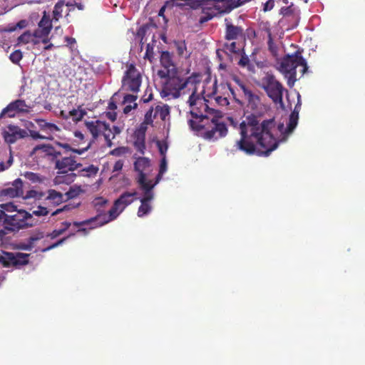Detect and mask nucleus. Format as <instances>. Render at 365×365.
Masks as SVG:
<instances>
[{"label": "nucleus", "instance_id": "obj_1", "mask_svg": "<svg viewBox=\"0 0 365 365\" xmlns=\"http://www.w3.org/2000/svg\"><path fill=\"white\" fill-rule=\"evenodd\" d=\"M275 127L273 118L259 123L255 115L247 116L240 124L241 138L236 141L237 149L247 155H269L279 145L274 135Z\"/></svg>", "mask_w": 365, "mask_h": 365}, {"label": "nucleus", "instance_id": "obj_2", "mask_svg": "<svg viewBox=\"0 0 365 365\" xmlns=\"http://www.w3.org/2000/svg\"><path fill=\"white\" fill-rule=\"evenodd\" d=\"M190 115L192 119L188 120V125L193 130L200 131L205 130L203 133V138L205 139L215 140L223 138L227 134V128L225 123L212 118L209 123L207 128H205V125L202 123L205 120H208L206 115H204L202 113L198 114L193 110L190 111Z\"/></svg>", "mask_w": 365, "mask_h": 365}, {"label": "nucleus", "instance_id": "obj_3", "mask_svg": "<svg viewBox=\"0 0 365 365\" xmlns=\"http://www.w3.org/2000/svg\"><path fill=\"white\" fill-rule=\"evenodd\" d=\"M299 66L302 67V75H304L308 70V66L306 60L302 56V51L299 49L297 50L292 55H286L282 59L280 71L287 78V85L289 87H292L297 80L296 68Z\"/></svg>", "mask_w": 365, "mask_h": 365}, {"label": "nucleus", "instance_id": "obj_4", "mask_svg": "<svg viewBox=\"0 0 365 365\" xmlns=\"http://www.w3.org/2000/svg\"><path fill=\"white\" fill-rule=\"evenodd\" d=\"M166 81L164 84L163 92L165 96H172L173 98H178L182 93L185 94V89L189 86H193L195 83V76L183 78L177 74L165 76Z\"/></svg>", "mask_w": 365, "mask_h": 365}, {"label": "nucleus", "instance_id": "obj_5", "mask_svg": "<svg viewBox=\"0 0 365 365\" xmlns=\"http://www.w3.org/2000/svg\"><path fill=\"white\" fill-rule=\"evenodd\" d=\"M260 87L275 105H279L282 109H284L282 100L283 93L287 91L272 73H267L265 74L261 80Z\"/></svg>", "mask_w": 365, "mask_h": 365}, {"label": "nucleus", "instance_id": "obj_6", "mask_svg": "<svg viewBox=\"0 0 365 365\" xmlns=\"http://www.w3.org/2000/svg\"><path fill=\"white\" fill-rule=\"evenodd\" d=\"M4 223L9 232H18L20 230L32 227L38 225V220L25 210H19L13 215L5 214Z\"/></svg>", "mask_w": 365, "mask_h": 365}, {"label": "nucleus", "instance_id": "obj_7", "mask_svg": "<svg viewBox=\"0 0 365 365\" xmlns=\"http://www.w3.org/2000/svg\"><path fill=\"white\" fill-rule=\"evenodd\" d=\"M142 83L141 73L133 63H127L121 80V89L126 92L138 93Z\"/></svg>", "mask_w": 365, "mask_h": 365}, {"label": "nucleus", "instance_id": "obj_8", "mask_svg": "<svg viewBox=\"0 0 365 365\" xmlns=\"http://www.w3.org/2000/svg\"><path fill=\"white\" fill-rule=\"evenodd\" d=\"M137 192H125L114 201L113 207L108 211V216L106 215V218L102 221L101 225H106L108 222L115 220L124 209L130 205L135 199Z\"/></svg>", "mask_w": 365, "mask_h": 365}, {"label": "nucleus", "instance_id": "obj_9", "mask_svg": "<svg viewBox=\"0 0 365 365\" xmlns=\"http://www.w3.org/2000/svg\"><path fill=\"white\" fill-rule=\"evenodd\" d=\"M29 255L18 252L16 255L12 252L0 251V264L4 267L11 266L24 265L29 262Z\"/></svg>", "mask_w": 365, "mask_h": 365}, {"label": "nucleus", "instance_id": "obj_10", "mask_svg": "<svg viewBox=\"0 0 365 365\" xmlns=\"http://www.w3.org/2000/svg\"><path fill=\"white\" fill-rule=\"evenodd\" d=\"M161 66L164 70L158 71V76L163 78L165 76L177 74L178 70L176 64L173 61V55L168 51H163L160 55V59Z\"/></svg>", "mask_w": 365, "mask_h": 365}, {"label": "nucleus", "instance_id": "obj_11", "mask_svg": "<svg viewBox=\"0 0 365 365\" xmlns=\"http://www.w3.org/2000/svg\"><path fill=\"white\" fill-rule=\"evenodd\" d=\"M30 106H28L24 100L17 99L11 102L6 108H4L0 113V119L9 117L13 118L16 113L29 112Z\"/></svg>", "mask_w": 365, "mask_h": 365}, {"label": "nucleus", "instance_id": "obj_12", "mask_svg": "<svg viewBox=\"0 0 365 365\" xmlns=\"http://www.w3.org/2000/svg\"><path fill=\"white\" fill-rule=\"evenodd\" d=\"M214 3L213 7L218 13H229L232 9L238 8L250 0H210Z\"/></svg>", "mask_w": 365, "mask_h": 365}, {"label": "nucleus", "instance_id": "obj_13", "mask_svg": "<svg viewBox=\"0 0 365 365\" xmlns=\"http://www.w3.org/2000/svg\"><path fill=\"white\" fill-rule=\"evenodd\" d=\"M53 163H55V168L60 170L63 174L68 171L73 172L82 166V164L77 163L75 157L72 156H64L61 159L58 158Z\"/></svg>", "mask_w": 365, "mask_h": 365}, {"label": "nucleus", "instance_id": "obj_14", "mask_svg": "<svg viewBox=\"0 0 365 365\" xmlns=\"http://www.w3.org/2000/svg\"><path fill=\"white\" fill-rule=\"evenodd\" d=\"M29 135L27 131L17 125H9L7 130L3 132V137L7 143H14L18 139L24 138Z\"/></svg>", "mask_w": 365, "mask_h": 365}, {"label": "nucleus", "instance_id": "obj_15", "mask_svg": "<svg viewBox=\"0 0 365 365\" xmlns=\"http://www.w3.org/2000/svg\"><path fill=\"white\" fill-rule=\"evenodd\" d=\"M23 181L21 178H17L11 185V186L0 190V197L2 200L4 197L11 198L23 196Z\"/></svg>", "mask_w": 365, "mask_h": 365}, {"label": "nucleus", "instance_id": "obj_16", "mask_svg": "<svg viewBox=\"0 0 365 365\" xmlns=\"http://www.w3.org/2000/svg\"><path fill=\"white\" fill-rule=\"evenodd\" d=\"M225 40L246 41L244 29L239 26H235L230 22L226 23L225 31Z\"/></svg>", "mask_w": 365, "mask_h": 365}, {"label": "nucleus", "instance_id": "obj_17", "mask_svg": "<svg viewBox=\"0 0 365 365\" xmlns=\"http://www.w3.org/2000/svg\"><path fill=\"white\" fill-rule=\"evenodd\" d=\"M80 205V202H78L76 204H68L64 205L62 208H59L56 210L55 211L52 212V209L49 207V206H47L45 205V206L39 205L36 210H34L32 213H31L33 215H36L38 217H42V216H46L49 213H51V216H55L59 214L60 212L63 211H67L70 210L73 208H76Z\"/></svg>", "mask_w": 365, "mask_h": 365}, {"label": "nucleus", "instance_id": "obj_18", "mask_svg": "<svg viewBox=\"0 0 365 365\" xmlns=\"http://www.w3.org/2000/svg\"><path fill=\"white\" fill-rule=\"evenodd\" d=\"M38 29H36L34 35L36 38L46 37L52 29V22L46 11H43V16L38 24Z\"/></svg>", "mask_w": 365, "mask_h": 365}, {"label": "nucleus", "instance_id": "obj_19", "mask_svg": "<svg viewBox=\"0 0 365 365\" xmlns=\"http://www.w3.org/2000/svg\"><path fill=\"white\" fill-rule=\"evenodd\" d=\"M245 42L244 41L225 40L221 43L220 46H222V52L228 55L230 58L232 59L231 54H238L244 49Z\"/></svg>", "mask_w": 365, "mask_h": 365}, {"label": "nucleus", "instance_id": "obj_20", "mask_svg": "<svg viewBox=\"0 0 365 365\" xmlns=\"http://www.w3.org/2000/svg\"><path fill=\"white\" fill-rule=\"evenodd\" d=\"M86 128L92 135L93 140L96 139L101 132L109 129V125L101 120L88 121L85 123Z\"/></svg>", "mask_w": 365, "mask_h": 365}, {"label": "nucleus", "instance_id": "obj_21", "mask_svg": "<svg viewBox=\"0 0 365 365\" xmlns=\"http://www.w3.org/2000/svg\"><path fill=\"white\" fill-rule=\"evenodd\" d=\"M64 201L63 195L55 190L50 189L48 190V195L44 200V204L49 206L52 210L55 207L59 205Z\"/></svg>", "mask_w": 365, "mask_h": 365}, {"label": "nucleus", "instance_id": "obj_22", "mask_svg": "<svg viewBox=\"0 0 365 365\" xmlns=\"http://www.w3.org/2000/svg\"><path fill=\"white\" fill-rule=\"evenodd\" d=\"M38 150H43V152L45 153L46 155L51 158V160L53 163L56 160V158H60L62 155V153L60 151L56 150L54 147L48 144L36 145L34 148V153Z\"/></svg>", "mask_w": 365, "mask_h": 365}, {"label": "nucleus", "instance_id": "obj_23", "mask_svg": "<svg viewBox=\"0 0 365 365\" xmlns=\"http://www.w3.org/2000/svg\"><path fill=\"white\" fill-rule=\"evenodd\" d=\"M134 158H135L134 169L138 173V176H140L142 174H145L144 172L150 167V160L145 157L136 158L135 155Z\"/></svg>", "mask_w": 365, "mask_h": 365}, {"label": "nucleus", "instance_id": "obj_24", "mask_svg": "<svg viewBox=\"0 0 365 365\" xmlns=\"http://www.w3.org/2000/svg\"><path fill=\"white\" fill-rule=\"evenodd\" d=\"M106 218V215H97L96 216L91 217L90 219L81 221V222H74L73 225L76 227H80L82 225H89L91 224H94V225H92L91 227V229L103 226V225H101V222L103 220H104Z\"/></svg>", "mask_w": 365, "mask_h": 365}, {"label": "nucleus", "instance_id": "obj_25", "mask_svg": "<svg viewBox=\"0 0 365 365\" xmlns=\"http://www.w3.org/2000/svg\"><path fill=\"white\" fill-rule=\"evenodd\" d=\"M134 148L140 154L143 155L145 150V133L144 132L138 131L135 133L134 135Z\"/></svg>", "mask_w": 365, "mask_h": 365}, {"label": "nucleus", "instance_id": "obj_26", "mask_svg": "<svg viewBox=\"0 0 365 365\" xmlns=\"http://www.w3.org/2000/svg\"><path fill=\"white\" fill-rule=\"evenodd\" d=\"M36 122L40 129L46 133V135H53V133L60 130V128L56 124L48 123L43 119H38Z\"/></svg>", "mask_w": 365, "mask_h": 365}, {"label": "nucleus", "instance_id": "obj_27", "mask_svg": "<svg viewBox=\"0 0 365 365\" xmlns=\"http://www.w3.org/2000/svg\"><path fill=\"white\" fill-rule=\"evenodd\" d=\"M297 105L296 106L295 109L289 115V122L284 130V134L286 135L292 133L297 125L299 119V111L297 110Z\"/></svg>", "mask_w": 365, "mask_h": 365}, {"label": "nucleus", "instance_id": "obj_28", "mask_svg": "<svg viewBox=\"0 0 365 365\" xmlns=\"http://www.w3.org/2000/svg\"><path fill=\"white\" fill-rule=\"evenodd\" d=\"M108 203V200L103 197H97L92 201L93 207L98 212V215H106L105 207Z\"/></svg>", "mask_w": 365, "mask_h": 365}, {"label": "nucleus", "instance_id": "obj_29", "mask_svg": "<svg viewBox=\"0 0 365 365\" xmlns=\"http://www.w3.org/2000/svg\"><path fill=\"white\" fill-rule=\"evenodd\" d=\"M154 108V117H159L162 120H165L170 115V107L166 104L157 105Z\"/></svg>", "mask_w": 365, "mask_h": 365}, {"label": "nucleus", "instance_id": "obj_30", "mask_svg": "<svg viewBox=\"0 0 365 365\" xmlns=\"http://www.w3.org/2000/svg\"><path fill=\"white\" fill-rule=\"evenodd\" d=\"M65 5L64 1L59 0L54 6V9L53 11V17L56 21H58L60 18L62 17L63 8ZM66 6H73V5L70 3H66Z\"/></svg>", "mask_w": 365, "mask_h": 365}, {"label": "nucleus", "instance_id": "obj_31", "mask_svg": "<svg viewBox=\"0 0 365 365\" xmlns=\"http://www.w3.org/2000/svg\"><path fill=\"white\" fill-rule=\"evenodd\" d=\"M245 99L247 101L248 106L252 108H257L261 101L259 96L253 91H250Z\"/></svg>", "mask_w": 365, "mask_h": 365}, {"label": "nucleus", "instance_id": "obj_32", "mask_svg": "<svg viewBox=\"0 0 365 365\" xmlns=\"http://www.w3.org/2000/svg\"><path fill=\"white\" fill-rule=\"evenodd\" d=\"M34 37L36 38L34 33L32 34L29 31H26L17 38L18 44H26L31 41L33 42L34 44L38 43V41L34 39Z\"/></svg>", "mask_w": 365, "mask_h": 365}, {"label": "nucleus", "instance_id": "obj_33", "mask_svg": "<svg viewBox=\"0 0 365 365\" xmlns=\"http://www.w3.org/2000/svg\"><path fill=\"white\" fill-rule=\"evenodd\" d=\"M241 56L237 64L242 68H247L249 71H253L254 66L250 63V58L246 55L245 50H242L239 53Z\"/></svg>", "mask_w": 365, "mask_h": 365}, {"label": "nucleus", "instance_id": "obj_34", "mask_svg": "<svg viewBox=\"0 0 365 365\" xmlns=\"http://www.w3.org/2000/svg\"><path fill=\"white\" fill-rule=\"evenodd\" d=\"M175 46L179 56H184L185 58H188L190 57V53L187 51V46L185 41H175Z\"/></svg>", "mask_w": 365, "mask_h": 365}, {"label": "nucleus", "instance_id": "obj_35", "mask_svg": "<svg viewBox=\"0 0 365 365\" xmlns=\"http://www.w3.org/2000/svg\"><path fill=\"white\" fill-rule=\"evenodd\" d=\"M234 81L238 86L240 91H242L244 98L250 92L252 91V86L248 84L247 83L242 81L237 77L234 78Z\"/></svg>", "mask_w": 365, "mask_h": 365}, {"label": "nucleus", "instance_id": "obj_36", "mask_svg": "<svg viewBox=\"0 0 365 365\" xmlns=\"http://www.w3.org/2000/svg\"><path fill=\"white\" fill-rule=\"evenodd\" d=\"M138 182L140 185V187L144 191L152 190L155 184H152L151 181L146 180V175L142 174L138 178Z\"/></svg>", "mask_w": 365, "mask_h": 365}, {"label": "nucleus", "instance_id": "obj_37", "mask_svg": "<svg viewBox=\"0 0 365 365\" xmlns=\"http://www.w3.org/2000/svg\"><path fill=\"white\" fill-rule=\"evenodd\" d=\"M56 145H58L61 148H64L66 150V152L72 151V152H73L75 153H77L78 155H81L84 152H86V151H87L88 150V148L91 146V143H89L88 145L86 148H82V149L72 148L71 147V145L69 144H68V143H62L57 142Z\"/></svg>", "mask_w": 365, "mask_h": 365}, {"label": "nucleus", "instance_id": "obj_38", "mask_svg": "<svg viewBox=\"0 0 365 365\" xmlns=\"http://www.w3.org/2000/svg\"><path fill=\"white\" fill-rule=\"evenodd\" d=\"M140 202H141V205L138 207V216L139 217H142L148 215V213L150 212V211L152 210V206L150 203L145 202L144 201H140Z\"/></svg>", "mask_w": 365, "mask_h": 365}, {"label": "nucleus", "instance_id": "obj_39", "mask_svg": "<svg viewBox=\"0 0 365 365\" xmlns=\"http://www.w3.org/2000/svg\"><path fill=\"white\" fill-rule=\"evenodd\" d=\"M196 83H197V81L195 79V83H193V86H188L189 87L188 90L192 91V93L188 99V103H189L190 106H193L194 105H195L197 100L199 98L198 96L196 95V93H197Z\"/></svg>", "mask_w": 365, "mask_h": 365}, {"label": "nucleus", "instance_id": "obj_40", "mask_svg": "<svg viewBox=\"0 0 365 365\" xmlns=\"http://www.w3.org/2000/svg\"><path fill=\"white\" fill-rule=\"evenodd\" d=\"M5 214L0 211V238H4L9 232L8 226L4 223Z\"/></svg>", "mask_w": 365, "mask_h": 365}, {"label": "nucleus", "instance_id": "obj_41", "mask_svg": "<svg viewBox=\"0 0 365 365\" xmlns=\"http://www.w3.org/2000/svg\"><path fill=\"white\" fill-rule=\"evenodd\" d=\"M86 112L82 109H73L69 111L68 115L73 118L74 121H80L83 119Z\"/></svg>", "mask_w": 365, "mask_h": 365}, {"label": "nucleus", "instance_id": "obj_42", "mask_svg": "<svg viewBox=\"0 0 365 365\" xmlns=\"http://www.w3.org/2000/svg\"><path fill=\"white\" fill-rule=\"evenodd\" d=\"M1 210L0 211H3L4 214H6L7 212H16L17 210V207L12 202H8L0 205Z\"/></svg>", "mask_w": 365, "mask_h": 365}, {"label": "nucleus", "instance_id": "obj_43", "mask_svg": "<svg viewBox=\"0 0 365 365\" xmlns=\"http://www.w3.org/2000/svg\"><path fill=\"white\" fill-rule=\"evenodd\" d=\"M98 171V168L93 165H90L88 167L83 168L81 170L82 173H85L83 174V175H86L88 177L96 175L97 174Z\"/></svg>", "mask_w": 365, "mask_h": 365}, {"label": "nucleus", "instance_id": "obj_44", "mask_svg": "<svg viewBox=\"0 0 365 365\" xmlns=\"http://www.w3.org/2000/svg\"><path fill=\"white\" fill-rule=\"evenodd\" d=\"M155 108L151 107L145 114L144 123L150 125L153 123V120L156 118L154 117Z\"/></svg>", "mask_w": 365, "mask_h": 365}, {"label": "nucleus", "instance_id": "obj_45", "mask_svg": "<svg viewBox=\"0 0 365 365\" xmlns=\"http://www.w3.org/2000/svg\"><path fill=\"white\" fill-rule=\"evenodd\" d=\"M75 178H76V174L71 173L68 175L58 176L57 179L59 182H65L66 184H69L74 181Z\"/></svg>", "mask_w": 365, "mask_h": 365}, {"label": "nucleus", "instance_id": "obj_46", "mask_svg": "<svg viewBox=\"0 0 365 365\" xmlns=\"http://www.w3.org/2000/svg\"><path fill=\"white\" fill-rule=\"evenodd\" d=\"M154 45L148 43L146 46V51L144 56L145 59H148L150 61V62L153 61V59L154 58Z\"/></svg>", "mask_w": 365, "mask_h": 365}, {"label": "nucleus", "instance_id": "obj_47", "mask_svg": "<svg viewBox=\"0 0 365 365\" xmlns=\"http://www.w3.org/2000/svg\"><path fill=\"white\" fill-rule=\"evenodd\" d=\"M216 11L215 10H211L209 12H204V15L200 16L199 19V22L200 24H204L210 20H211L214 16H216Z\"/></svg>", "mask_w": 365, "mask_h": 365}, {"label": "nucleus", "instance_id": "obj_48", "mask_svg": "<svg viewBox=\"0 0 365 365\" xmlns=\"http://www.w3.org/2000/svg\"><path fill=\"white\" fill-rule=\"evenodd\" d=\"M22 52L20 50H16L10 54L9 58L12 63L17 64L22 59Z\"/></svg>", "mask_w": 365, "mask_h": 365}, {"label": "nucleus", "instance_id": "obj_49", "mask_svg": "<svg viewBox=\"0 0 365 365\" xmlns=\"http://www.w3.org/2000/svg\"><path fill=\"white\" fill-rule=\"evenodd\" d=\"M44 196V194L41 192H38L36 190H29L24 198L25 199H29V198H36V199H41Z\"/></svg>", "mask_w": 365, "mask_h": 365}, {"label": "nucleus", "instance_id": "obj_50", "mask_svg": "<svg viewBox=\"0 0 365 365\" xmlns=\"http://www.w3.org/2000/svg\"><path fill=\"white\" fill-rule=\"evenodd\" d=\"M29 135L33 139H43V140H51L53 139V135H41L39 133L34 131V130H29Z\"/></svg>", "mask_w": 365, "mask_h": 365}, {"label": "nucleus", "instance_id": "obj_51", "mask_svg": "<svg viewBox=\"0 0 365 365\" xmlns=\"http://www.w3.org/2000/svg\"><path fill=\"white\" fill-rule=\"evenodd\" d=\"M128 151V148L127 147H118L110 152V154L114 156H121L125 155Z\"/></svg>", "mask_w": 365, "mask_h": 365}, {"label": "nucleus", "instance_id": "obj_52", "mask_svg": "<svg viewBox=\"0 0 365 365\" xmlns=\"http://www.w3.org/2000/svg\"><path fill=\"white\" fill-rule=\"evenodd\" d=\"M157 145L160 154L163 156V158H165V153L168 148V144L165 142L158 140L157 141Z\"/></svg>", "mask_w": 365, "mask_h": 365}, {"label": "nucleus", "instance_id": "obj_53", "mask_svg": "<svg viewBox=\"0 0 365 365\" xmlns=\"http://www.w3.org/2000/svg\"><path fill=\"white\" fill-rule=\"evenodd\" d=\"M136 93H133L132 94H126L123 97V103H129V104H134V103H136L135 101L137 100L138 98V96L137 95H135Z\"/></svg>", "mask_w": 365, "mask_h": 365}, {"label": "nucleus", "instance_id": "obj_54", "mask_svg": "<svg viewBox=\"0 0 365 365\" xmlns=\"http://www.w3.org/2000/svg\"><path fill=\"white\" fill-rule=\"evenodd\" d=\"M154 194L152 190L144 191V195L140 199V201H144L145 202L150 203V202L153 199Z\"/></svg>", "mask_w": 365, "mask_h": 365}, {"label": "nucleus", "instance_id": "obj_55", "mask_svg": "<svg viewBox=\"0 0 365 365\" xmlns=\"http://www.w3.org/2000/svg\"><path fill=\"white\" fill-rule=\"evenodd\" d=\"M215 101H216V103L218 105H220L221 106H226L229 105V101L225 97L218 96L215 97Z\"/></svg>", "mask_w": 365, "mask_h": 365}, {"label": "nucleus", "instance_id": "obj_56", "mask_svg": "<svg viewBox=\"0 0 365 365\" xmlns=\"http://www.w3.org/2000/svg\"><path fill=\"white\" fill-rule=\"evenodd\" d=\"M262 4L263 5V11L266 12L273 9L274 6V1L267 0L265 2H262Z\"/></svg>", "mask_w": 365, "mask_h": 365}, {"label": "nucleus", "instance_id": "obj_57", "mask_svg": "<svg viewBox=\"0 0 365 365\" xmlns=\"http://www.w3.org/2000/svg\"><path fill=\"white\" fill-rule=\"evenodd\" d=\"M153 99V93L151 89L147 88L145 90V94L142 97V101L144 103H148Z\"/></svg>", "mask_w": 365, "mask_h": 365}, {"label": "nucleus", "instance_id": "obj_58", "mask_svg": "<svg viewBox=\"0 0 365 365\" xmlns=\"http://www.w3.org/2000/svg\"><path fill=\"white\" fill-rule=\"evenodd\" d=\"M67 237H63L61 240H59L58 242L51 245L50 246H48V247L46 248H44L43 249V252H47V251H49L56 247H58V245H61L63 243V242H65L66 240Z\"/></svg>", "mask_w": 365, "mask_h": 365}, {"label": "nucleus", "instance_id": "obj_59", "mask_svg": "<svg viewBox=\"0 0 365 365\" xmlns=\"http://www.w3.org/2000/svg\"><path fill=\"white\" fill-rule=\"evenodd\" d=\"M43 236L44 235H43V232H38L37 234H36L33 236H31L29 238L28 241L33 246V244L34 243V242L40 240L41 239H42L43 237Z\"/></svg>", "mask_w": 365, "mask_h": 365}, {"label": "nucleus", "instance_id": "obj_60", "mask_svg": "<svg viewBox=\"0 0 365 365\" xmlns=\"http://www.w3.org/2000/svg\"><path fill=\"white\" fill-rule=\"evenodd\" d=\"M13 163V157L10 155L9 158L8 159L6 163H4V162L0 163V172L4 171L8 168H9Z\"/></svg>", "mask_w": 365, "mask_h": 365}, {"label": "nucleus", "instance_id": "obj_61", "mask_svg": "<svg viewBox=\"0 0 365 365\" xmlns=\"http://www.w3.org/2000/svg\"><path fill=\"white\" fill-rule=\"evenodd\" d=\"M268 37L269 38H268L267 45H268L269 50L272 53L276 52L277 47L275 46V45H274V43L273 42V39H272L271 34H269Z\"/></svg>", "mask_w": 365, "mask_h": 365}, {"label": "nucleus", "instance_id": "obj_62", "mask_svg": "<svg viewBox=\"0 0 365 365\" xmlns=\"http://www.w3.org/2000/svg\"><path fill=\"white\" fill-rule=\"evenodd\" d=\"M26 26H27V21L26 20H21L16 24V25L14 27L9 29V31H14L16 30V28L24 29V28L26 27Z\"/></svg>", "mask_w": 365, "mask_h": 365}, {"label": "nucleus", "instance_id": "obj_63", "mask_svg": "<svg viewBox=\"0 0 365 365\" xmlns=\"http://www.w3.org/2000/svg\"><path fill=\"white\" fill-rule=\"evenodd\" d=\"M123 161L122 160H118L115 163V164L113 165V172L120 171L123 168Z\"/></svg>", "mask_w": 365, "mask_h": 365}, {"label": "nucleus", "instance_id": "obj_64", "mask_svg": "<svg viewBox=\"0 0 365 365\" xmlns=\"http://www.w3.org/2000/svg\"><path fill=\"white\" fill-rule=\"evenodd\" d=\"M167 170V161L165 158H163L160 165V174H163Z\"/></svg>", "mask_w": 365, "mask_h": 365}]
</instances>
